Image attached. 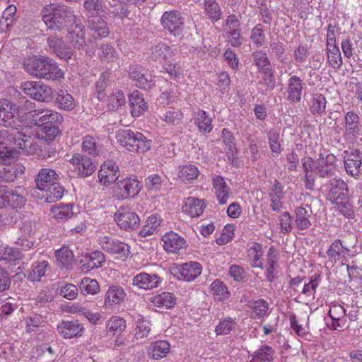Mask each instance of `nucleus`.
<instances>
[{
    "label": "nucleus",
    "instance_id": "nucleus-1",
    "mask_svg": "<svg viewBox=\"0 0 362 362\" xmlns=\"http://www.w3.org/2000/svg\"><path fill=\"white\" fill-rule=\"evenodd\" d=\"M41 14L43 22L49 30L60 32L76 26L77 17L66 5L59 3L46 5Z\"/></svg>",
    "mask_w": 362,
    "mask_h": 362
},
{
    "label": "nucleus",
    "instance_id": "nucleus-2",
    "mask_svg": "<svg viewBox=\"0 0 362 362\" xmlns=\"http://www.w3.org/2000/svg\"><path fill=\"white\" fill-rule=\"evenodd\" d=\"M0 130V163L11 164L17 154V149L27 147L30 136L23 132V127Z\"/></svg>",
    "mask_w": 362,
    "mask_h": 362
},
{
    "label": "nucleus",
    "instance_id": "nucleus-3",
    "mask_svg": "<svg viewBox=\"0 0 362 362\" xmlns=\"http://www.w3.org/2000/svg\"><path fill=\"white\" fill-rule=\"evenodd\" d=\"M24 69L30 75L40 78L59 79L64 73L50 57L33 56L23 60Z\"/></svg>",
    "mask_w": 362,
    "mask_h": 362
},
{
    "label": "nucleus",
    "instance_id": "nucleus-4",
    "mask_svg": "<svg viewBox=\"0 0 362 362\" xmlns=\"http://www.w3.org/2000/svg\"><path fill=\"white\" fill-rule=\"evenodd\" d=\"M118 142L127 151L144 153L150 149L151 139H147L142 133L131 129H119L117 132Z\"/></svg>",
    "mask_w": 362,
    "mask_h": 362
},
{
    "label": "nucleus",
    "instance_id": "nucleus-5",
    "mask_svg": "<svg viewBox=\"0 0 362 362\" xmlns=\"http://www.w3.org/2000/svg\"><path fill=\"white\" fill-rule=\"evenodd\" d=\"M24 120L35 126L41 127L62 124L63 117L58 112L48 109L29 111L23 116Z\"/></svg>",
    "mask_w": 362,
    "mask_h": 362
},
{
    "label": "nucleus",
    "instance_id": "nucleus-6",
    "mask_svg": "<svg viewBox=\"0 0 362 362\" xmlns=\"http://www.w3.org/2000/svg\"><path fill=\"white\" fill-rule=\"evenodd\" d=\"M160 22L163 28L175 37H179L182 34L184 18L177 11L173 10L164 12Z\"/></svg>",
    "mask_w": 362,
    "mask_h": 362
},
{
    "label": "nucleus",
    "instance_id": "nucleus-7",
    "mask_svg": "<svg viewBox=\"0 0 362 362\" xmlns=\"http://www.w3.org/2000/svg\"><path fill=\"white\" fill-rule=\"evenodd\" d=\"M114 218L118 226L127 231L134 230L140 225L139 216L124 207H120L115 214Z\"/></svg>",
    "mask_w": 362,
    "mask_h": 362
},
{
    "label": "nucleus",
    "instance_id": "nucleus-8",
    "mask_svg": "<svg viewBox=\"0 0 362 362\" xmlns=\"http://www.w3.org/2000/svg\"><path fill=\"white\" fill-rule=\"evenodd\" d=\"M344 166L346 173L354 178H357L361 170L362 153L358 149L351 148L344 151Z\"/></svg>",
    "mask_w": 362,
    "mask_h": 362
},
{
    "label": "nucleus",
    "instance_id": "nucleus-9",
    "mask_svg": "<svg viewBox=\"0 0 362 362\" xmlns=\"http://www.w3.org/2000/svg\"><path fill=\"white\" fill-rule=\"evenodd\" d=\"M336 156L332 153H320L317 159L316 172L320 177L328 178L336 173Z\"/></svg>",
    "mask_w": 362,
    "mask_h": 362
},
{
    "label": "nucleus",
    "instance_id": "nucleus-10",
    "mask_svg": "<svg viewBox=\"0 0 362 362\" xmlns=\"http://www.w3.org/2000/svg\"><path fill=\"white\" fill-rule=\"evenodd\" d=\"M100 243L104 251L117 255L122 259H125L129 255V246L115 238L104 236L100 239Z\"/></svg>",
    "mask_w": 362,
    "mask_h": 362
},
{
    "label": "nucleus",
    "instance_id": "nucleus-11",
    "mask_svg": "<svg viewBox=\"0 0 362 362\" xmlns=\"http://www.w3.org/2000/svg\"><path fill=\"white\" fill-rule=\"evenodd\" d=\"M140 183L136 179L126 178L116 182L115 192L121 199L134 197L140 191Z\"/></svg>",
    "mask_w": 362,
    "mask_h": 362
},
{
    "label": "nucleus",
    "instance_id": "nucleus-12",
    "mask_svg": "<svg viewBox=\"0 0 362 362\" xmlns=\"http://www.w3.org/2000/svg\"><path fill=\"white\" fill-rule=\"evenodd\" d=\"M16 105L11 102L0 101V126L16 128L23 127L17 124L18 119L16 118Z\"/></svg>",
    "mask_w": 362,
    "mask_h": 362
},
{
    "label": "nucleus",
    "instance_id": "nucleus-13",
    "mask_svg": "<svg viewBox=\"0 0 362 362\" xmlns=\"http://www.w3.org/2000/svg\"><path fill=\"white\" fill-rule=\"evenodd\" d=\"M119 167L112 160L105 161L98 172V179L105 186L117 182L119 178Z\"/></svg>",
    "mask_w": 362,
    "mask_h": 362
},
{
    "label": "nucleus",
    "instance_id": "nucleus-14",
    "mask_svg": "<svg viewBox=\"0 0 362 362\" xmlns=\"http://www.w3.org/2000/svg\"><path fill=\"white\" fill-rule=\"evenodd\" d=\"M105 261V255L100 251L96 250L86 254L83 255L82 259L79 261V269L81 272L87 273L95 268L102 267Z\"/></svg>",
    "mask_w": 362,
    "mask_h": 362
},
{
    "label": "nucleus",
    "instance_id": "nucleus-15",
    "mask_svg": "<svg viewBox=\"0 0 362 362\" xmlns=\"http://www.w3.org/2000/svg\"><path fill=\"white\" fill-rule=\"evenodd\" d=\"M47 43L49 49L60 59L68 61L75 57L74 51L66 45L62 37L51 36L47 38Z\"/></svg>",
    "mask_w": 362,
    "mask_h": 362
},
{
    "label": "nucleus",
    "instance_id": "nucleus-16",
    "mask_svg": "<svg viewBox=\"0 0 362 362\" xmlns=\"http://www.w3.org/2000/svg\"><path fill=\"white\" fill-rule=\"evenodd\" d=\"M70 161L78 166V174L83 177L91 175L96 169V165L92 159L85 155L75 153Z\"/></svg>",
    "mask_w": 362,
    "mask_h": 362
},
{
    "label": "nucleus",
    "instance_id": "nucleus-17",
    "mask_svg": "<svg viewBox=\"0 0 362 362\" xmlns=\"http://www.w3.org/2000/svg\"><path fill=\"white\" fill-rule=\"evenodd\" d=\"M59 179L55 170L50 168H42L35 177L36 189L41 191L47 189L49 185L56 183Z\"/></svg>",
    "mask_w": 362,
    "mask_h": 362
},
{
    "label": "nucleus",
    "instance_id": "nucleus-18",
    "mask_svg": "<svg viewBox=\"0 0 362 362\" xmlns=\"http://www.w3.org/2000/svg\"><path fill=\"white\" fill-rule=\"evenodd\" d=\"M87 27L95 39L106 37L110 33L107 23L99 16L90 17L88 21Z\"/></svg>",
    "mask_w": 362,
    "mask_h": 362
},
{
    "label": "nucleus",
    "instance_id": "nucleus-19",
    "mask_svg": "<svg viewBox=\"0 0 362 362\" xmlns=\"http://www.w3.org/2000/svg\"><path fill=\"white\" fill-rule=\"evenodd\" d=\"M57 329L63 338L70 339L81 336L83 331V327L78 320L62 321L57 325Z\"/></svg>",
    "mask_w": 362,
    "mask_h": 362
},
{
    "label": "nucleus",
    "instance_id": "nucleus-20",
    "mask_svg": "<svg viewBox=\"0 0 362 362\" xmlns=\"http://www.w3.org/2000/svg\"><path fill=\"white\" fill-rule=\"evenodd\" d=\"M129 76L135 81L134 85L141 89L147 90L151 88V81H149L144 73V69L137 64H131L128 69Z\"/></svg>",
    "mask_w": 362,
    "mask_h": 362
},
{
    "label": "nucleus",
    "instance_id": "nucleus-21",
    "mask_svg": "<svg viewBox=\"0 0 362 362\" xmlns=\"http://www.w3.org/2000/svg\"><path fill=\"white\" fill-rule=\"evenodd\" d=\"M329 185L330 188L328 195L332 200V202L338 199L344 198L349 194L347 183L341 178L332 179L329 180Z\"/></svg>",
    "mask_w": 362,
    "mask_h": 362
},
{
    "label": "nucleus",
    "instance_id": "nucleus-22",
    "mask_svg": "<svg viewBox=\"0 0 362 362\" xmlns=\"http://www.w3.org/2000/svg\"><path fill=\"white\" fill-rule=\"evenodd\" d=\"M20 189V187H17L13 189L6 186V196L4 197L6 207L17 209H21L25 205L27 199L18 191Z\"/></svg>",
    "mask_w": 362,
    "mask_h": 362
},
{
    "label": "nucleus",
    "instance_id": "nucleus-23",
    "mask_svg": "<svg viewBox=\"0 0 362 362\" xmlns=\"http://www.w3.org/2000/svg\"><path fill=\"white\" fill-rule=\"evenodd\" d=\"M42 192L41 196L38 194V198L44 199L45 202L53 203L61 199L64 193V187L56 182L52 185H49L47 189L40 191Z\"/></svg>",
    "mask_w": 362,
    "mask_h": 362
},
{
    "label": "nucleus",
    "instance_id": "nucleus-24",
    "mask_svg": "<svg viewBox=\"0 0 362 362\" xmlns=\"http://www.w3.org/2000/svg\"><path fill=\"white\" fill-rule=\"evenodd\" d=\"M164 242L163 247L168 252L175 253L182 248L185 244V240L177 233L170 232L163 237Z\"/></svg>",
    "mask_w": 362,
    "mask_h": 362
},
{
    "label": "nucleus",
    "instance_id": "nucleus-25",
    "mask_svg": "<svg viewBox=\"0 0 362 362\" xmlns=\"http://www.w3.org/2000/svg\"><path fill=\"white\" fill-rule=\"evenodd\" d=\"M160 283V277L156 274L150 275L147 273H141L133 279V284L140 288L151 289L157 287Z\"/></svg>",
    "mask_w": 362,
    "mask_h": 362
},
{
    "label": "nucleus",
    "instance_id": "nucleus-26",
    "mask_svg": "<svg viewBox=\"0 0 362 362\" xmlns=\"http://www.w3.org/2000/svg\"><path fill=\"white\" fill-rule=\"evenodd\" d=\"M172 49L164 43H158L152 46L151 49L150 59L155 62L161 63L171 57Z\"/></svg>",
    "mask_w": 362,
    "mask_h": 362
},
{
    "label": "nucleus",
    "instance_id": "nucleus-27",
    "mask_svg": "<svg viewBox=\"0 0 362 362\" xmlns=\"http://www.w3.org/2000/svg\"><path fill=\"white\" fill-rule=\"evenodd\" d=\"M311 215V209L307 210L303 206H299L295 209V224L298 230H308L312 226L310 220Z\"/></svg>",
    "mask_w": 362,
    "mask_h": 362
},
{
    "label": "nucleus",
    "instance_id": "nucleus-28",
    "mask_svg": "<svg viewBox=\"0 0 362 362\" xmlns=\"http://www.w3.org/2000/svg\"><path fill=\"white\" fill-rule=\"evenodd\" d=\"M202 271V267L198 262H189L184 264L179 270L180 276L177 278L187 281H192L197 277Z\"/></svg>",
    "mask_w": 362,
    "mask_h": 362
},
{
    "label": "nucleus",
    "instance_id": "nucleus-29",
    "mask_svg": "<svg viewBox=\"0 0 362 362\" xmlns=\"http://www.w3.org/2000/svg\"><path fill=\"white\" fill-rule=\"evenodd\" d=\"M129 100L132 107L131 113L133 117H139L147 109L146 103L139 92H132L130 93Z\"/></svg>",
    "mask_w": 362,
    "mask_h": 362
},
{
    "label": "nucleus",
    "instance_id": "nucleus-30",
    "mask_svg": "<svg viewBox=\"0 0 362 362\" xmlns=\"http://www.w3.org/2000/svg\"><path fill=\"white\" fill-rule=\"evenodd\" d=\"M205 204L203 201L194 197L187 199L185 205L182 206V211L189 214L192 218L198 217L202 214Z\"/></svg>",
    "mask_w": 362,
    "mask_h": 362
},
{
    "label": "nucleus",
    "instance_id": "nucleus-31",
    "mask_svg": "<svg viewBox=\"0 0 362 362\" xmlns=\"http://www.w3.org/2000/svg\"><path fill=\"white\" fill-rule=\"evenodd\" d=\"M349 251V249L344 245L341 240L337 239L330 245L327 254L332 262H337L341 257L347 255Z\"/></svg>",
    "mask_w": 362,
    "mask_h": 362
},
{
    "label": "nucleus",
    "instance_id": "nucleus-32",
    "mask_svg": "<svg viewBox=\"0 0 362 362\" xmlns=\"http://www.w3.org/2000/svg\"><path fill=\"white\" fill-rule=\"evenodd\" d=\"M279 260L277 252L274 246L269 248L267 254V264L265 276L268 282H273L275 279V265Z\"/></svg>",
    "mask_w": 362,
    "mask_h": 362
},
{
    "label": "nucleus",
    "instance_id": "nucleus-33",
    "mask_svg": "<svg viewBox=\"0 0 362 362\" xmlns=\"http://www.w3.org/2000/svg\"><path fill=\"white\" fill-rule=\"evenodd\" d=\"M69 30L67 38L74 49H81L85 45L84 33L77 21L76 26Z\"/></svg>",
    "mask_w": 362,
    "mask_h": 362
},
{
    "label": "nucleus",
    "instance_id": "nucleus-34",
    "mask_svg": "<svg viewBox=\"0 0 362 362\" xmlns=\"http://www.w3.org/2000/svg\"><path fill=\"white\" fill-rule=\"evenodd\" d=\"M333 203L344 216L349 219L355 218V211L349 195L344 198L338 199Z\"/></svg>",
    "mask_w": 362,
    "mask_h": 362
},
{
    "label": "nucleus",
    "instance_id": "nucleus-35",
    "mask_svg": "<svg viewBox=\"0 0 362 362\" xmlns=\"http://www.w3.org/2000/svg\"><path fill=\"white\" fill-rule=\"evenodd\" d=\"M57 265L69 269L74 262V254L68 247H62L56 251Z\"/></svg>",
    "mask_w": 362,
    "mask_h": 362
},
{
    "label": "nucleus",
    "instance_id": "nucleus-36",
    "mask_svg": "<svg viewBox=\"0 0 362 362\" xmlns=\"http://www.w3.org/2000/svg\"><path fill=\"white\" fill-rule=\"evenodd\" d=\"M252 57L255 64L259 71L264 74H269L271 71V64L267 55L263 51H255L252 52Z\"/></svg>",
    "mask_w": 362,
    "mask_h": 362
},
{
    "label": "nucleus",
    "instance_id": "nucleus-37",
    "mask_svg": "<svg viewBox=\"0 0 362 362\" xmlns=\"http://www.w3.org/2000/svg\"><path fill=\"white\" fill-rule=\"evenodd\" d=\"M170 344L167 341H158L151 344L149 354L154 359H160L170 351Z\"/></svg>",
    "mask_w": 362,
    "mask_h": 362
},
{
    "label": "nucleus",
    "instance_id": "nucleus-38",
    "mask_svg": "<svg viewBox=\"0 0 362 362\" xmlns=\"http://www.w3.org/2000/svg\"><path fill=\"white\" fill-rule=\"evenodd\" d=\"M345 129L348 134H352L353 135H355L359 132V117L356 112L350 111L346 114Z\"/></svg>",
    "mask_w": 362,
    "mask_h": 362
},
{
    "label": "nucleus",
    "instance_id": "nucleus-39",
    "mask_svg": "<svg viewBox=\"0 0 362 362\" xmlns=\"http://www.w3.org/2000/svg\"><path fill=\"white\" fill-rule=\"evenodd\" d=\"M275 354L276 351L272 346L264 344L254 352L252 356L260 362H272Z\"/></svg>",
    "mask_w": 362,
    "mask_h": 362
},
{
    "label": "nucleus",
    "instance_id": "nucleus-40",
    "mask_svg": "<svg viewBox=\"0 0 362 362\" xmlns=\"http://www.w3.org/2000/svg\"><path fill=\"white\" fill-rule=\"evenodd\" d=\"M6 166L1 170V175L4 178V183H11L14 182L18 174H23L24 170L21 167L18 165H10V164H4Z\"/></svg>",
    "mask_w": 362,
    "mask_h": 362
},
{
    "label": "nucleus",
    "instance_id": "nucleus-41",
    "mask_svg": "<svg viewBox=\"0 0 362 362\" xmlns=\"http://www.w3.org/2000/svg\"><path fill=\"white\" fill-rule=\"evenodd\" d=\"M55 103L61 109L73 110L75 107L74 99L68 92H57Z\"/></svg>",
    "mask_w": 362,
    "mask_h": 362
},
{
    "label": "nucleus",
    "instance_id": "nucleus-42",
    "mask_svg": "<svg viewBox=\"0 0 362 362\" xmlns=\"http://www.w3.org/2000/svg\"><path fill=\"white\" fill-rule=\"evenodd\" d=\"M213 186L216 190V194L221 204L226 203V182L224 178L220 175L213 177Z\"/></svg>",
    "mask_w": 362,
    "mask_h": 362
},
{
    "label": "nucleus",
    "instance_id": "nucleus-43",
    "mask_svg": "<svg viewBox=\"0 0 362 362\" xmlns=\"http://www.w3.org/2000/svg\"><path fill=\"white\" fill-rule=\"evenodd\" d=\"M72 206L71 204H60L58 206H52L50 211L54 218L66 221L73 216Z\"/></svg>",
    "mask_w": 362,
    "mask_h": 362
},
{
    "label": "nucleus",
    "instance_id": "nucleus-44",
    "mask_svg": "<svg viewBox=\"0 0 362 362\" xmlns=\"http://www.w3.org/2000/svg\"><path fill=\"white\" fill-rule=\"evenodd\" d=\"M327 100L325 97L320 94L316 93L313 95L310 101V110L313 115L322 114L326 108Z\"/></svg>",
    "mask_w": 362,
    "mask_h": 362
},
{
    "label": "nucleus",
    "instance_id": "nucleus-45",
    "mask_svg": "<svg viewBox=\"0 0 362 362\" xmlns=\"http://www.w3.org/2000/svg\"><path fill=\"white\" fill-rule=\"evenodd\" d=\"M124 297V292L122 288L116 286L110 287L106 293L105 303L112 305L119 304Z\"/></svg>",
    "mask_w": 362,
    "mask_h": 362
},
{
    "label": "nucleus",
    "instance_id": "nucleus-46",
    "mask_svg": "<svg viewBox=\"0 0 362 362\" xmlns=\"http://www.w3.org/2000/svg\"><path fill=\"white\" fill-rule=\"evenodd\" d=\"M125 104L123 92H110L107 95V106L110 110L115 111Z\"/></svg>",
    "mask_w": 362,
    "mask_h": 362
},
{
    "label": "nucleus",
    "instance_id": "nucleus-47",
    "mask_svg": "<svg viewBox=\"0 0 362 362\" xmlns=\"http://www.w3.org/2000/svg\"><path fill=\"white\" fill-rule=\"evenodd\" d=\"M251 308L252 317L255 320L259 319L267 315L268 303L263 299H259L251 304Z\"/></svg>",
    "mask_w": 362,
    "mask_h": 362
},
{
    "label": "nucleus",
    "instance_id": "nucleus-48",
    "mask_svg": "<svg viewBox=\"0 0 362 362\" xmlns=\"http://www.w3.org/2000/svg\"><path fill=\"white\" fill-rule=\"evenodd\" d=\"M233 140L234 137L228 132V159L233 166L238 168L240 166L241 160L236 156L238 151Z\"/></svg>",
    "mask_w": 362,
    "mask_h": 362
},
{
    "label": "nucleus",
    "instance_id": "nucleus-49",
    "mask_svg": "<svg viewBox=\"0 0 362 362\" xmlns=\"http://www.w3.org/2000/svg\"><path fill=\"white\" fill-rule=\"evenodd\" d=\"M79 288L81 293L84 295L95 294L100 290L98 281L90 278H83L79 284Z\"/></svg>",
    "mask_w": 362,
    "mask_h": 362
},
{
    "label": "nucleus",
    "instance_id": "nucleus-50",
    "mask_svg": "<svg viewBox=\"0 0 362 362\" xmlns=\"http://www.w3.org/2000/svg\"><path fill=\"white\" fill-rule=\"evenodd\" d=\"M250 251L252 255L251 266L252 267L263 269V262L261 259L263 255L262 245L257 243H253Z\"/></svg>",
    "mask_w": 362,
    "mask_h": 362
},
{
    "label": "nucleus",
    "instance_id": "nucleus-51",
    "mask_svg": "<svg viewBox=\"0 0 362 362\" xmlns=\"http://www.w3.org/2000/svg\"><path fill=\"white\" fill-rule=\"evenodd\" d=\"M329 64L334 69L339 68L342 64L340 51L336 45L327 47Z\"/></svg>",
    "mask_w": 362,
    "mask_h": 362
},
{
    "label": "nucleus",
    "instance_id": "nucleus-52",
    "mask_svg": "<svg viewBox=\"0 0 362 362\" xmlns=\"http://www.w3.org/2000/svg\"><path fill=\"white\" fill-rule=\"evenodd\" d=\"M269 148L273 156H278L281 153V144L279 141V134L276 129H270L267 134Z\"/></svg>",
    "mask_w": 362,
    "mask_h": 362
},
{
    "label": "nucleus",
    "instance_id": "nucleus-53",
    "mask_svg": "<svg viewBox=\"0 0 362 362\" xmlns=\"http://www.w3.org/2000/svg\"><path fill=\"white\" fill-rule=\"evenodd\" d=\"M153 302L158 307H165L166 308H171L175 303V296L168 292H163L160 295L155 297Z\"/></svg>",
    "mask_w": 362,
    "mask_h": 362
},
{
    "label": "nucleus",
    "instance_id": "nucleus-54",
    "mask_svg": "<svg viewBox=\"0 0 362 362\" xmlns=\"http://www.w3.org/2000/svg\"><path fill=\"white\" fill-rule=\"evenodd\" d=\"M59 124H54V125L44 126V127L42 128V139L47 141H52L58 136L61 135Z\"/></svg>",
    "mask_w": 362,
    "mask_h": 362
},
{
    "label": "nucleus",
    "instance_id": "nucleus-55",
    "mask_svg": "<svg viewBox=\"0 0 362 362\" xmlns=\"http://www.w3.org/2000/svg\"><path fill=\"white\" fill-rule=\"evenodd\" d=\"M125 327V320L119 317H112L106 323L107 330L114 333H121Z\"/></svg>",
    "mask_w": 362,
    "mask_h": 362
},
{
    "label": "nucleus",
    "instance_id": "nucleus-56",
    "mask_svg": "<svg viewBox=\"0 0 362 362\" xmlns=\"http://www.w3.org/2000/svg\"><path fill=\"white\" fill-rule=\"evenodd\" d=\"M215 300L221 301L226 298V286L219 279H216L211 285Z\"/></svg>",
    "mask_w": 362,
    "mask_h": 362
},
{
    "label": "nucleus",
    "instance_id": "nucleus-57",
    "mask_svg": "<svg viewBox=\"0 0 362 362\" xmlns=\"http://www.w3.org/2000/svg\"><path fill=\"white\" fill-rule=\"evenodd\" d=\"M199 171L195 165H189L184 166L181 168L179 177L183 181H192L197 178Z\"/></svg>",
    "mask_w": 362,
    "mask_h": 362
},
{
    "label": "nucleus",
    "instance_id": "nucleus-58",
    "mask_svg": "<svg viewBox=\"0 0 362 362\" xmlns=\"http://www.w3.org/2000/svg\"><path fill=\"white\" fill-rule=\"evenodd\" d=\"M81 147L83 151L88 154L94 156L99 155V149L96 141L90 136L84 137Z\"/></svg>",
    "mask_w": 362,
    "mask_h": 362
},
{
    "label": "nucleus",
    "instance_id": "nucleus-59",
    "mask_svg": "<svg viewBox=\"0 0 362 362\" xmlns=\"http://www.w3.org/2000/svg\"><path fill=\"white\" fill-rule=\"evenodd\" d=\"M280 230L284 234H288L291 232L293 229L292 222L293 218L290 213L288 211L284 212L279 218Z\"/></svg>",
    "mask_w": 362,
    "mask_h": 362
},
{
    "label": "nucleus",
    "instance_id": "nucleus-60",
    "mask_svg": "<svg viewBox=\"0 0 362 362\" xmlns=\"http://www.w3.org/2000/svg\"><path fill=\"white\" fill-rule=\"evenodd\" d=\"M250 39L257 47L262 46L265 40V35L262 24H257L252 28Z\"/></svg>",
    "mask_w": 362,
    "mask_h": 362
},
{
    "label": "nucleus",
    "instance_id": "nucleus-61",
    "mask_svg": "<svg viewBox=\"0 0 362 362\" xmlns=\"http://www.w3.org/2000/svg\"><path fill=\"white\" fill-rule=\"evenodd\" d=\"M204 10L208 16L213 20H218L221 16L219 6L214 0H206Z\"/></svg>",
    "mask_w": 362,
    "mask_h": 362
},
{
    "label": "nucleus",
    "instance_id": "nucleus-62",
    "mask_svg": "<svg viewBox=\"0 0 362 362\" xmlns=\"http://www.w3.org/2000/svg\"><path fill=\"white\" fill-rule=\"evenodd\" d=\"M196 123L200 130L209 132L211 129V121L209 117L206 112L204 110H200L198 114Z\"/></svg>",
    "mask_w": 362,
    "mask_h": 362
},
{
    "label": "nucleus",
    "instance_id": "nucleus-63",
    "mask_svg": "<svg viewBox=\"0 0 362 362\" xmlns=\"http://www.w3.org/2000/svg\"><path fill=\"white\" fill-rule=\"evenodd\" d=\"M320 277V276L318 274L313 275L310 277L309 283L305 284L302 293L305 294L308 296H313L319 286Z\"/></svg>",
    "mask_w": 362,
    "mask_h": 362
},
{
    "label": "nucleus",
    "instance_id": "nucleus-64",
    "mask_svg": "<svg viewBox=\"0 0 362 362\" xmlns=\"http://www.w3.org/2000/svg\"><path fill=\"white\" fill-rule=\"evenodd\" d=\"M104 0H84L83 6L88 12L99 13L103 11Z\"/></svg>",
    "mask_w": 362,
    "mask_h": 362
}]
</instances>
